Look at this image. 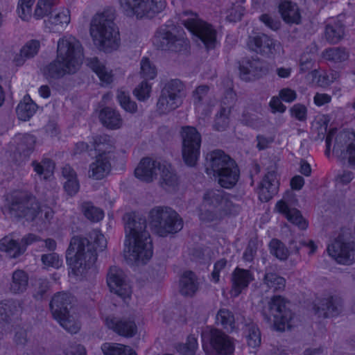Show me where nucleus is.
Listing matches in <instances>:
<instances>
[{
	"label": "nucleus",
	"instance_id": "obj_1",
	"mask_svg": "<svg viewBox=\"0 0 355 355\" xmlns=\"http://www.w3.org/2000/svg\"><path fill=\"white\" fill-rule=\"evenodd\" d=\"M107 241L98 230H93L88 238L74 236L66 252L67 263L70 268L69 275L85 277L97 260V252L103 251Z\"/></svg>",
	"mask_w": 355,
	"mask_h": 355
},
{
	"label": "nucleus",
	"instance_id": "obj_2",
	"mask_svg": "<svg viewBox=\"0 0 355 355\" xmlns=\"http://www.w3.org/2000/svg\"><path fill=\"white\" fill-rule=\"evenodd\" d=\"M125 223V255L132 261L146 263L153 256V243L146 230V220L139 214L126 213L123 217Z\"/></svg>",
	"mask_w": 355,
	"mask_h": 355
},
{
	"label": "nucleus",
	"instance_id": "obj_3",
	"mask_svg": "<svg viewBox=\"0 0 355 355\" xmlns=\"http://www.w3.org/2000/svg\"><path fill=\"white\" fill-rule=\"evenodd\" d=\"M83 53L80 42L72 35L64 36L58 42L57 58L43 69L47 79H59L74 73L82 63Z\"/></svg>",
	"mask_w": 355,
	"mask_h": 355
},
{
	"label": "nucleus",
	"instance_id": "obj_4",
	"mask_svg": "<svg viewBox=\"0 0 355 355\" xmlns=\"http://www.w3.org/2000/svg\"><path fill=\"white\" fill-rule=\"evenodd\" d=\"M114 19L112 12L104 11L96 14L90 25L89 31L94 44L106 53L116 50L120 45L119 32Z\"/></svg>",
	"mask_w": 355,
	"mask_h": 355
},
{
	"label": "nucleus",
	"instance_id": "obj_5",
	"mask_svg": "<svg viewBox=\"0 0 355 355\" xmlns=\"http://www.w3.org/2000/svg\"><path fill=\"white\" fill-rule=\"evenodd\" d=\"M206 159L207 173L216 177L222 187L231 189L236 184L239 178V169L229 155L220 150H216L208 153Z\"/></svg>",
	"mask_w": 355,
	"mask_h": 355
},
{
	"label": "nucleus",
	"instance_id": "obj_6",
	"mask_svg": "<svg viewBox=\"0 0 355 355\" xmlns=\"http://www.w3.org/2000/svg\"><path fill=\"white\" fill-rule=\"evenodd\" d=\"M92 146L98 153L96 159L89 164L88 176L94 180H102L111 170L110 159L114 150L113 141L107 135L92 137Z\"/></svg>",
	"mask_w": 355,
	"mask_h": 355
},
{
	"label": "nucleus",
	"instance_id": "obj_7",
	"mask_svg": "<svg viewBox=\"0 0 355 355\" xmlns=\"http://www.w3.org/2000/svg\"><path fill=\"white\" fill-rule=\"evenodd\" d=\"M149 224L153 231L160 236H166L180 231L183 220L180 215L168 207L157 206L148 215Z\"/></svg>",
	"mask_w": 355,
	"mask_h": 355
},
{
	"label": "nucleus",
	"instance_id": "obj_8",
	"mask_svg": "<svg viewBox=\"0 0 355 355\" xmlns=\"http://www.w3.org/2000/svg\"><path fill=\"white\" fill-rule=\"evenodd\" d=\"M153 43L158 49L174 52L185 51L189 44V40L180 33L172 21H168L157 29Z\"/></svg>",
	"mask_w": 355,
	"mask_h": 355
},
{
	"label": "nucleus",
	"instance_id": "obj_9",
	"mask_svg": "<svg viewBox=\"0 0 355 355\" xmlns=\"http://www.w3.org/2000/svg\"><path fill=\"white\" fill-rule=\"evenodd\" d=\"M262 315L267 322H270L272 316L274 325L278 331L290 329L294 325L295 315L287 307L284 298L280 295L271 298L268 309L263 310Z\"/></svg>",
	"mask_w": 355,
	"mask_h": 355
},
{
	"label": "nucleus",
	"instance_id": "obj_10",
	"mask_svg": "<svg viewBox=\"0 0 355 355\" xmlns=\"http://www.w3.org/2000/svg\"><path fill=\"white\" fill-rule=\"evenodd\" d=\"M185 96V85L180 79L167 81L161 90L157 108L159 114H167L178 108Z\"/></svg>",
	"mask_w": 355,
	"mask_h": 355
},
{
	"label": "nucleus",
	"instance_id": "obj_11",
	"mask_svg": "<svg viewBox=\"0 0 355 355\" xmlns=\"http://www.w3.org/2000/svg\"><path fill=\"white\" fill-rule=\"evenodd\" d=\"M120 9L127 17H153L166 7L165 0H118Z\"/></svg>",
	"mask_w": 355,
	"mask_h": 355
},
{
	"label": "nucleus",
	"instance_id": "obj_12",
	"mask_svg": "<svg viewBox=\"0 0 355 355\" xmlns=\"http://www.w3.org/2000/svg\"><path fill=\"white\" fill-rule=\"evenodd\" d=\"M40 202L28 191L14 193L8 203L9 213L17 218H24L27 221L33 220L39 209Z\"/></svg>",
	"mask_w": 355,
	"mask_h": 355
},
{
	"label": "nucleus",
	"instance_id": "obj_13",
	"mask_svg": "<svg viewBox=\"0 0 355 355\" xmlns=\"http://www.w3.org/2000/svg\"><path fill=\"white\" fill-rule=\"evenodd\" d=\"M202 347L218 355H230L234 351L233 339L218 329H207L202 332Z\"/></svg>",
	"mask_w": 355,
	"mask_h": 355
},
{
	"label": "nucleus",
	"instance_id": "obj_14",
	"mask_svg": "<svg viewBox=\"0 0 355 355\" xmlns=\"http://www.w3.org/2000/svg\"><path fill=\"white\" fill-rule=\"evenodd\" d=\"M182 157L185 164L189 166L196 165L199 157L201 146V135L191 126L182 128Z\"/></svg>",
	"mask_w": 355,
	"mask_h": 355
},
{
	"label": "nucleus",
	"instance_id": "obj_15",
	"mask_svg": "<svg viewBox=\"0 0 355 355\" xmlns=\"http://www.w3.org/2000/svg\"><path fill=\"white\" fill-rule=\"evenodd\" d=\"M348 234H340L327 248L329 254L340 264L351 265L355 261V242L349 240Z\"/></svg>",
	"mask_w": 355,
	"mask_h": 355
},
{
	"label": "nucleus",
	"instance_id": "obj_16",
	"mask_svg": "<svg viewBox=\"0 0 355 355\" xmlns=\"http://www.w3.org/2000/svg\"><path fill=\"white\" fill-rule=\"evenodd\" d=\"M228 202L225 193L222 190L207 191L203 197L200 209V218L202 220L212 221L217 215L227 206Z\"/></svg>",
	"mask_w": 355,
	"mask_h": 355
},
{
	"label": "nucleus",
	"instance_id": "obj_17",
	"mask_svg": "<svg viewBox=\"0 0 355 355\" xmlns=\"http://www.w3.org/2000/svg\"><path fill=\"white\" fill-rule=\"evenodd\" d=\"M184 26L196 35L207 49L215 48L217 43L216 31L212 26L197 18H191L183 21Z\"/></svg>",
	"mask_w": 355,
	"mask_h": 355
},
{
	"label": "nucleus",
	"instance_id": "obj_18",
	"mask_svg": "<svg viewBox=\"0 0 355 355\" xmlns=\"http://www.w3.org/2000/svg\"><path fill=\"white\" fill-rule=\"evenodd\" d=\"M107 283L110 291L121 298L125 299L130 296L131 286L125 272L120 268H110L107 275Z\"/></svg>",
	"mask_w": 355,
	"mask_h": 355
},
{
	"label": "nucleus",
	"instance_id": "obj_19",
	"mask_svg": "<svg viewBox=\"0 0 355 355\" xmlns=\"http://www.w3.org/2000/svg\"><path fill=\"white\" fill-rule=\"evenodd\" d=\"M240 77L245 81H251L266 74L267 69L259 58H244L239 64Z\"/></svg>",
	"mask_w": 355,
	"mask_h": 355
},
{
	"label": "nucleus",
	"instance_id": "obj_20",
	"mask_svg": "<svg viewBox=\"0 0 355 355\" xmlns=\"http://www.w3.org/2000/svg\"><path fill=\"white\" fill-rule=\"evenodd\" d=\"M343 18L344 15H340L325 21L324 37L329 44H338L345 37L346 26Z\"/></svg>",
	"mask_w": 355,
	"mask_h": 355
},
{
	"label": "nucleus",
	"instance_id": "obj_21",
	"mask_svg": "<svg viewBox=\"0 0 355 355\" xmlns=\"http://www.w3.org/2000/svg\"><path fill=\"white\" fill-rule=\"evenodd\" d=\"M105 324L110 329L124 337H132L137 331L134 320L130 318L107 317Z\"/></svg>",
	"mask_w": 355,
	"mask_h": 355
},
{
	"label": "nucleus",
	"instance_id": "obj_22",
	"mask_svg": "<svg viewBox=\"0 0 355 355\" xmlns=\"http://www.w3.org/2000/svg\"><path fill=\"white\" fill-rule=\"evenodd\" d=\"M254 280V274L251 270L236 267L233 270L231 277L232 295L234 297L239 296Z\"/></svg>",
	"mask_w": 355,
	"mask_h": 355
},
{
	"label": "nucleus",
	"instance_id": "obj_23",
	"mask_svg": "<svg viewBox=\"0 0 355 355\" xmlns=\"http://www.w3.org/2000/svg\"><path fill=\"white\" fill-rule=\"evenodd\" d=\"M162 161L154 160L150 157L143 158L135 168L136 178L146 182H150L158 175Z\"/></svg>",
	"mask_w": 355,
	"mask_h": 355
},
{
	"label": "nucleus",
	"instance_id": "obj_24",
	"mask_svg": "<svg viewBox=\"0 0 355 355\" xmlns=\"http://www.w3.org/2000/svg\"><path fill=\"white\" fill-rule=\"evenodd\" d=\"M279 188L277 174L275 171H268L258 187L259 198L262 202L269 201L277 193Z\"/></svg>",
	"mask_w": 355,
	"mask_h": 355
},
{
	"label": "nucleus",
	"instance_id": "obj_25",
	"mask_svg": "<svg viewBox=\"0 0 355 355\" xmlns=\"http://www.w3.org/2000/svg\"><path fill=\"white\" fill-rule=\"evenodd\" d=\"M74 297L67 293H58L54 295L50 302V308L54 318H60L67 315L73 306Z\"/></svg>",
	"mask_w": 355,
	"mask_h": 355
},
{
	"label": "nucleus",
	"instance_id": "obj_26",
	"mask_svg": "<svg viewBox=\"0 0 355 355\" xmlns=\"http://www.w3.org/2000/svg\"><path fill=\"white\" fill-rule=\"evenodd\" d=\"M343 308V300L337 296H331L320 301L314 306L315 313L319 317L328 318L338 315Z\"/></svg>",
	"mask_w": 355,
	"mask_h": 355
},
{
	"label": "nucleus",
	"instance_id": "obj_27",
	"mask_svg": "<svg viewBox=\"0 0 355 355\" xmlns=\"http://www.w3.org/2000/svg\"><path fill=\"white\" fill-rule=\"evenodd\" d=\"M248 45L250 50L263 55L270 56L275 52V40L266 34L250 37Z\"/></svg>",
	"mask_w": 355,
	"mask_h": 355
},
{
	"label": "nucleus",
	"instance_id": "obj_28",
	"mask_svg": "<svg viewBox=\"0 0 355 355\" xmlns=\"http://www.w3.org/2000/svg\"><path fill=\"white\" fill-rule=\"evenodd\" d=\"M278 9L285 23L289 25L301 24L302 10L297 3L290 0H281Z\"/></svg>",
	"mask_w": 355,
	"mask_h": 355
},
{
	"label": "nucleus",
	"instance_id": "obj_29",
	"mask_svg": "<svg viewBox=\"0 0 355 355\" xmlns=\"http://www.w3.org/2000/svg\"><path fill=\"white\" fill-rule=\"evenodd\" d=\"M22 312V304L19 300H8L0 302V322L10 323Z\"/></svg>",
	"mask_w": 355,
	"mask_h": 355
},
{
	"label": "nucleus",
	"instance_id": "obj_30",
	"mask_svg": "<svg viewBox=\"0 0 355 355\" xmlns=\"http://www.w3.org/2000/svg\"><path fill=\"white\" fill-rule=\"evenodd\" d=\"M276 209L279 212L283 214L289 222L297 225L300 229L306 230L308 227V223L300 211L295 208H290L284 201H278L276 204Z\"/></svg>",
	"mask_w": 355,
	"mask_h": 355
},
{
	"label": "nucleus",
	"instance_id": "obj_31",
	"mask_svg": "<svg viewBox=\"0 0 355 355\" xmlns=\"http://www.w3.org/2000/svg\"><path fill=\"white\" fill-rule=\"evenodd\" d=\"M158 173L160 175L161 186L165 190L171 191L175 189L178 182V177L169 163L162 161Z\"/></svg>",
	"mask_w": 355,
	"mask_h": 355
},
{
	"label": "nucleus",
	"instance_id": "obj_32",
	"mask_svg": "<svg viewBox=\"0 0 355 355\" xmlns=\"http://www.w3.org/2000/svg\"><path fill=\"white\" fill-rule=\"evenodd\" d=\"M199 288L196 274L192 271L184 272L180 279V292L182 295L192 297Z\"/></svg>",
	"mask_w": 355,
	"mask_h": 355
},
{
	"label": "nucleus",
	"instance_id": "obj_33",
	"mask_svg": "<svg viewBox=\"0 0 355 355\" xmlns=\"http://www.w3.org/2000/svg\"><path fill=\"white\" fill-rule=\"evenodd\" d=\"M40 42L37 40L28 41L21 49L19 54L14 58V62L17 66H21L28 59L34 58L39 52Z\"/></svg>",
	"mask_w": 355,
	"mask_h": 355
},
{
	"label": "nucleus",
	"instance_id": "obj_34",
	"mask_svg": "<svg viewBox=\"0 0 355 355\" xmlns=\"http://www.w3.org/2000/svg\"><path fill=\"white\" fill-rule=\"evenodd\" d=\"M100 119L105 126L112 130L120 128L123 123V119L119 112L108 107L101 111Z\"/></svg>",
	"mask_w": 355,
	"mask_h": 355
},
{
	"label": "nucleus",
	"instance_id": "obj_35",
	"mask_svg": "<svg viewBox=\"0 0 355 355\" xmlns=\"http://www.w3.org/2000/svg\"><path fill=\"white\" fill-rule=\"evenodd\" d=\"M28 285V275L23 270H16L13 272L9 289L14 294H21L25 292Z\"/></svg>",
	"mask_w": 355,
	"mask_h": 355
},
{
	"label": "nucleus",
	"instance_id": "obj_36",
	"mask_svg": "<svg viewBox=\"0 0 355 355\" xmlns=\"http://www.w3.org/2000/svg\"><path fill=\"white\" fill-rule=\"evenodd\" d=\"M0 251L4 252L10 258H17L25 252V248L10 236L0 240Z\"/></svg>",
	"mask_w": 355,
	"mask_h": 355
},
{
	"label": "nucleus",
	"instance_id": "obj_37",
	"mask_svg": "<svg viewBox=\"0 0 355 355\" xmlns=\"http://www.w3.org/2000/svg\"><path fill=\"white\" fill-rule=\"evenodd\" d=\"M37 105L31 99L30 96H24L16 109V112L19 119L21 121H28L35 113Z\"/></svg>",
	"mask_w": 355,
	"mask_h": 355
},
{
	"label": "nucleus",
	"instance_id": "obj_38",
	"mask_svg": "<svg viewBox=\"0 0 355 355\" xmlns=\"http://www.w3.org/2000/svg\"><path fill=\"white\" fill-rule=\"evenodd\" d=\"M37 212L35 218L29 221L33 222L40 230H46L53 218L54 212L53 209L49 207H41L40 205Z\"/></svg>",
	"mask_w": 355,
	"mask_h": 355
},
{
	"label": "nucleus",
	"instance_id": "obj_39",
	"mask_svg": "<svg viewBox=\"0 0 355 355\" xmlns=\"http://www.w3.org/2000/svg\"><path fill=\"white\" fill-rule=\"evenodd\" d=\"M87 65L96 73L101 81L107 84L112 81V74L111 71H109L97 58L88 59Z\"/></svg>",
	"mask_w": 355,
	"mask_h": 355
},
{
	"label": "nucleus",
	"instance_id": "obj_40",
	"mask_svg": "<svg viewBox=\"0 0 355 355\" xmlns=\"http://www.w3.org/2000/svg\"><path fill=\"white\" fill-rule=\"evenodd\" d=\"M323 58L334 63L342 62L349 58V53L344 47H331L325 49L322 53Z\"/></svg>",
	"mask_w": 355,
	"mask_h": 355
},
{
	"label": "nucleus",
	"instance_id": "obj_41",
	"mask_svg": "<svg viewBox=\"0 0 355 355\" xmlns=\"http://www.w3.org/2000/svg\"><path fill=\"white\" fill-rule=\"evenodd\" d=\"M34 171L44 179L46 180L52 173L54 169V163L50 158H43L41 162L33 161L31 163Z\"/></svg>",
	"mask_w": 355,
	"mask_h": 355
},
{
	"label": "nucleus",
	"instance_id": "obj_42",
	"mask_svg": "<svg viewBox=\"0 0 355 355\" xmlns=\"http://www.w3.org/2000/svg\"><path fill=\"white\" fill-rule=\"evenodd\" d=\"M101 349L104 355H137L130 347L119 343H104Z\"/></svg>",
	"mask_w": 355,
	"mask_h": 355
},
{
	"label": "nucleus",
	"instance_id": "obj_43",
	"mask_svg": "<svg viewBox=\"0 0 355 355\" xmlns=\"http://www.w3.org/2000/svg\"><path fill=\"white\" fill-rule=\"evenodd\" d=\"M245 332L248 345L252 348L259 347L261 338L257 325L253 322L246 324Z\"/></svg>",
	"mask_w": 355,
	"mask_h": 355
},
{
	"label": "nucleus",
	"instance_id": "obj_44",
	"mask_svg": "<svg viewBox=\"0 0 355 355\" xmlns=\"http://www.w3.org/2000/svg\"><path fill=\"white\" fill-rule=\"evenodd\" d=\"M81 211L85 216L92 222H98L104 217L103 211L95 207L91 202H83L81 204Z\"/></svg>",
	"mask_w": 355,
	"mask_h": 355
},
{
	"label": "nucleus",
	"instance_id": "obj_45",
	"mask_svg": "<svg viewBox=\"0 0 355 355\" xmlns=\"http://www.w3.org/2000/svg\"><path fill=\"white\" fill-rule=\"evenodd\" d=\"M232 112L227 107L220 108L215 115L214 128L217 131H224L229 126L230 116Z\"/></svg>",
	"mask_w": 355,
	"mask_h": 355
},
{
	"label": "nucleus",
	"instance_id": "obj_46",
	"mask_svg": "<svg viewBox=\"0 0 355 355\" xmlns=\"http://www.w3.org/2000/svg\"><path fill=\"white\" fill-rule=\"evenodd\" d=\"M263 282L274 292L283 290L286 284L285 279L274 272H266Z\"/></svg>",
	"mask_w": 355,
	"mask_h": 355
},
{
	"label": "nucleus",
	"instance_id": "obj_47",
	"mask_svg": "<svg viewBox=\"0 0 355 355\" xmlns=\"http://www.w3.org/2000/svg\"><path fill=\"white\" fill-rule=\"evenodd\" d=\"M216 323L227 330H232L234 328V315L228 309H221L217 313Z\"/></svg>",
	"mask_w": 355,
	"mask_h": 355
},
{
	"label": "nucleus",
	"instance_id": "obj_48",
	"mask_svg": "<svg viewBox=\"0 0 355 355\" xmlns=\"http://www.w3.org/2000/svg\"><path fill=\"white\" fill-rule=\"evenodd\" d=\"M116 98L121 107L130 113H135L137 110V103L132 101L128 92L123 89L117 91Z\"/></svg>",
	"mask_w": 355,
	"mask_h": 355
},
{
	"label": "nucleus",
	"instance_id": "obj_49",
	"mask_svg": "<svg viewBox=\"0 0 355 355\" xmlns=\"http://www.w3.org/2000/svg\"><path fill=\"white\" fill-rule=\"evenodd\" d=\"M270 252L279 260H286L289 251L285 245L279 240L273 239L269 243Z\"/></svg>",
	"mask_w": 355,
	"mask_h": 355
},
{
	"label": "nucleus",
	"instance_id": "obj_50",
	"mask_svg": "<svg viewBox=\"0 0 355 355\" xmlns=\"http://www.w3.org/2000/svg\"><path fill=\"white\" fill-rule=\"evenodd\" d=\"M54 0H37L33 17L36 19H41L51 13Z\"/></svg>",
	"mask_w": 355,
	"mask_h": 355
},
{
	"label": "nucleus",
	"instance_id": "obj_51",
	"mask_svg": "<svg viewBox=\"0 0 355 355\" xmlns=\"http://www.w3.org/2000/svg\"><path fill=\"white\" fill-rule=\"evenodd\" d=\"M240 121L242 124L253 129H259L265 126L263 120L257 115L248 111H243Z\"/></svg>",
	"mask_w": 355,
	"mask_h": 355
},
{
	"label": "nucleus",
	"instance_id": "obj_52",
	"mask_svg": "<svg viewBox=\"0 0 355 355\" xmlns=\"http://www.w3.org/2000/svg\"><path fill=\"white\" fill-rule=\"evenodd\" d=\"M35 0H18L17 12L23 21H28L32 17V7Z\"/></svg>",
	"mask_w": 355,
	"mask_h": 355
},
{
	"label": "nucleus",
	"instance_id": "obj_53",
	"mask_svg": "<svg viewBox=\"0 0 355 355\" xmlns=\"http://www.w3.org/2000/svg\"><path fill=\"white\" fill-rule=\"evenodd\" d=\"M33 297L37 300H41L49 288V282L47 279H35L33 283Z\"/></svg>",
	"mask_w": 355,
	"mask_h": 355
},
{
	"label": "nucleus",
	"instance_id": "obj_54",
	"mask_svg": "<svg viewBox=\"0 0 355 355\" xmlns=\"http://www.w3.org/2000/svg\"><path fill=\"white\" fill-rule=\"evenodd\" d=\"M209 87L207 85H202L196 88L193 92V98L196 109H199L205 103L208 93Z\"/></svg>",
	"mask_w": 355,
	"mask_h": 355
},
{
	"label": "nucleus",
	"instance_id": "obj_55",
	"mask_svg": "<svg viewBox=\"0 0 355 355\" xmlns=\"http://www.w3.org/2000/svg\"><path fill=\"white\" fill-rule=\"evenodd\" d=\"M70 21L69 10L68 9H62L56 13L54 16H51L49 18L48 21L45 22L55 26H61L66 24L67 25Z\"/></svg>",
	"mask_w": 355,
	"mask_h": 355
},
{
	"label": "nucleus",
	"instance_id": "obj_56",
	"mask_svg": "<svg viewBox=\"0 0 355 355\" xmlns=\"http://www.w3.org/2000/svg\"><path fill=\"white\" fill-rule=\"evenodd\" d=\"M141 75L146 80L153 79L157 76V69L148 58L141 60Z\"/></svg>",
	"mask_w": 355,
	"mask_h": 355
},
{
	"label": "nucleus",
	"instance_id": "obj_57",
	"mask_svg": "<svg viewBox=\"0 0 355 355\" xmlns=\"http://www.w3.org/2000/svg\"><path fill=\"white\" fill-rule=\"evenodd\" d=\"M35 137L32 135H25L21 137V141L18 144L17 149L25 155H28L34 149Z\"/></svg>",
	"mask_w": 355,
	"mask_h": 355
},
{
	"label": "nucleus",
	"instance_id": "obj_58",
	"mask_svg": "<svg viewBox=\"0 0 355 355\" xmlns=\"http://www.w3.org/2000/svg\"><path fill=\"white\" fill-rule=\"evenodd\" d=\"M55 319L64 329L71 334H76L80 329L79 324L71 318L69 313L64 316L61 315L60 318Z\"/></svg>",
	"mask_w": 355,
	"mask_h": 355
},
{
	"label": "nucleus",
	"instance_id": "obj_59",
	"mask_svg": "<svg viewBox=\"0 0 355 355\" xmlns=\"http://www.w3.org/2000/svg\"><path fill=\"white\" fill-rule=\"evenodd\" d=\"M41 261L46 267L58 269L62 266V259L55 252L42 254Z\"/></svg>",
	"mask_w": 355,
	"mask_h": 355
},
{
	"label": "nucleus",
	"instance_id": "obj_60",
	"mask_svg": "<svg viewBox=\"0 0 355 355\" xmlns=\"http://www.w3.org/2000/svg\"><path fill=\"white\" fill-rule=\"evenodd\" d=\"M151 85L146 81H142L133 91L135 97L140 101H145L150 97Z\"/></svg>",
	"mask_w": 355,
	"mask_h": 355
},
{
	"label": "nucleus",
	"instance_id": "obj_61",
	"mask_svg": "<svg viewBox=\"0 0 355 355\" xmlns=\"http://www.w3.org/2000/svg\"><path fill=\"white\" fill-rule=\"evenodd\" d=\"M197 348V339L193 336H189L187 343L179 346L178 351L183 355H194Z\"/></svg>",
	"mask_w": 355,
	"mask_h": 355
},
{
	"label": "nucleus",
	"instance_id": "obj_62",
	"mask_svg": "<svg viewBox=\"0 0 355 355\" xmlns=\"http://www.w3.org/2000/svg\"><path fill=\"white\" fill-rule=\"evenodd\" d=\"M339 78V73L334 70L324 71L318 76V83L322 87H326Z\"/></svg>",
	"mask_w": 355,
	"mask_h": 355
},
{
	"label": "nucleus",
	"instance_id": "obj_63",
	"mask_svg": "<svg viewBox=\"0 0 355 355\" xmlns=\"http://www.w3.org/2000/svg\"><path fill=\"white\" fill-rule=\"evenodd\" d=\"M65 355H87L84 346L77 343H69L63 349Z\"/></svg>",
	"mask_w": 355,
	"mask_h": 355
},
{
	"label": "nucleus",
	"instance_id": "obj_64",
	"mask_svg": "<svg viewBox=\"0 0 355 355\" xmlns=\"http://www.w3.org/2000/svg\"><path fill=\"white\" fill-rule=\"evenodd\" d=\"M343 157L347 159L350 166H355V135L353 140L347 145L346 150L342 153Z\"/></svg>",
	"mask_w": 355,
	"mask_h": 355
}]
</instances>
